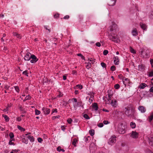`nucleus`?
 Wrapping results in <instances>:
<instances>
[{
  "label": "nucleus",
  "instance_id": "1",
  "mask_svg": "<svg viewBox=\"0 0 153 153\" xmlns=\"http://www.w3.org/2000/svg\"><path fill=\"white\" fill-rule=\"evenodd\" d=\"M123 111L124 114L128 117L133 118L134 117L135 110L132 108L129 107H125L123 109Z\"/></svg>",
  "mask_w": 153,
  "mask_h": 153
},
{
  "label": "nucleus",
  "instance_id": "2",
  "mask_svg": "<svg viewBox=\"0 0 153 153\" xmlns=\"http://www.w3.org/2000/svg\"><path fill=\"white\" fill-rule=\"evenodd\" d=\"M109 38L110 40L115 42H118L119 41L118 36L113 33H111L109 35Z\"/></svg>",
  "mask_w": 153,
  "mask_h": 153
},
{
  "label": "nucleus",
  "instance_id": "3",
  "mask_svg": "<svg viewBox=\"0 0 153 153\" xmlns=\"http://www.w3.org/2000/svg\"><path fill=\"white\" fill-rule=\"evenodd\" d=\"M148 51L147 50L140 49L139 51L140 55L143 58H148Z\"/></svg>",
  "mask_w": 153,
  "mask_h": 153
},
{
  "label": "nucleus",
  "instance_id": "4",
  "mask_svg": "<svg viewBox=\"0 0 153 153\" xmlns=\"http://www.w3.org/2000/svg\"><path fill=\"white\" fill-rule=\"evenodd\" d=\"M116 137L115 135H113L111 136L108 141V144L111 146L114 143L116 142Z\"/></svg>",
  "mask_w": 153,
  "mask_h": 153
},
{
  "label": "nucleus",
  "instance_id": "5",
  "mask_svg": "<svg viewBox=\"0 0 153 153\" xmlns=\"http://www.w3.org/2000/svg\"><path fill=\"white\" fill-rule=\"evenodd\" d=\"M30 62L32 63H35L38 60V59L34 54H31L30 56Z\"/></svg>",
  "mask_w": 153,
  "mask_h": 153
},
{
  "label": "nucleus",
  "instance_id": "6",
  "mask_svg": "<svg viewBox=\"0 0 153 153\" xmlns=\"http://www.w3.org/2000/svg\"><path fill=\"white\" fill-rule=\"evenodd\" d=\"M118 131L119 133L120 134H123L125 132V127L123 124H121L120 126L119 127Z\"/></svg>",
  "mask_w": 153,
  "mask_h": 153
},
{
  "label": "nucleus",
  "instance_id": "7",
  "mask_svg": "<svg viewBox=\"0 0 153 153\" xmlns=\"http://www.w3.org/2000/svg\"><path fill=\"white\" fill-rule=\"evenodd\" d=\"M129 134H130V137L134 138H138L139 135V134L137 132L133 131H132L131 133Z\"/></svg>",
  "mask_w": 153,
  "mask_h": 153
},
{
  "label": "nucleus",
  "instance_id": "8",
  "mask_svg": "<svg viewBox=\"0 0 153 153\" xmlns=\"http://www.w3.org/2000/svg\"><path fill=\"white\" fill-rule=\"evenodd\" d=\"M138 109L142 113H145L146 111V108L142 105H140L138 107Z\"/></svg>",
  "mask_w": 153,
  "mask_h": 153
},
{
  "label": "nucleus",
  "instance_id": "9",
  "mask_svg": "<svg viewBox=\"0 0 153 153\" xmlns=\"http://www.w3.org/2000/svg\"><path fill=\"white\" fill-rule=\"evenodd\" d=\"M42 110L44 113V114L45 115H47L50 112V109L47 108L43 107L42 109Z\"/></svg>",
  "mask_w": 153,
  "mask_h": 153
},
{
  "label": "nucleus",
  "instance_id": "10",
  "mask_svg": "<svg viewBox=\"0 0 153 153\" xmlns=\"http://www.w3.org/2000/svg\"><path fill=\"white\" fill-rule=\"evenodd\" d=\"M31 54L29 52L27 53L24 57V60L26 61H29L30 59V56Z\"/></svg>",
  "mask_w": 153,
  "mask_h": 153
},
{
  "label": "nucleus",
  "instance_id": "11",
  "mask_svg": "<svg viewBox=\"0 0 153 153\" xmlns=\"http://www.w3.org/2000/svg\"><path fill=\"white\" fill-rule=\"evenodd\" d=\"M149 144V145L153 147V135L150 136L148 137Z\"/></svg>",
  "mask_w": 153,
  "mask_h": 153
},
{
  "label": "nucleus",
  "instance_id": "12",
  "mask_svg": "<svg viewBox=\"0 0 153 153\" xmlns=\"http://www.w3.org/2000/svg\"><path fill=\"white\" fill-rule=\"evenodd\" d=\"M30 134V133H29V134H26L25 135L27 136V137L30 140L31 142H33L34 141V138L31 135H28V134Z\"/></svg>",
  "mask_w": 153,
  "mask_h": 153
},
{
  "label": "nucleus",
  "instance_id": "13",
  "mask_svg": "<svg viewBox=\"0 0 153 153\" xmlns=\"http://www.w3.org/2000/svg\"><path fill=\"white\" fill-rule=\"evenodd\" d=\"M114 63L115 65H118L119 63V59L117 56H114Z\"/></svg>",
  "mask_w": 153,
  "mask_h": 153
},
{
  "label": "nucleus",
  "instance_id": "14",
  "mask_svg": "<svg viewBox=\"0 0 153 153\" xmlns=\"http://www.w3.org/2000/svg\"><path fill=\"white\" fill-rule=\"evenodd\" d=\"M117 27V25L115 24H113L112 26L110 27V31H114V30H116Z\"/></svg>",
  "mask_w": 153,
  "mask_h": 153
},
{
  "label": "nucleus",
  "instance_id": "15",
  "mask_svg": "<svg viewBox=\"0 0 153 153\" xmlns=\"http://www.w3.org/2000/svg\"><path fill=\"white\" fill-rule=\"evenodd\" d=\"M116 0H111L108 3V5L113 6H114L116 2Z\"/></svg>",
  "mask_w": 153,
  "mask_h": 153
},
{
  "label": "nucleus",
  "instance_id": "16",
  "mask_svg": "<svg viewBox=\"0 0 153 153\" xmlns=\"http://www.w3.org/2000/svg\"><path fill=\"white\" fill-rule=\"evenodd\" d=\"M19 109L21 112V113L24 114L26 112V111L22 106V105H19Z\"/></svg>",
  "mask_w": 153,
  "mask_h": 153
},
{
  "label": "nucleus",
  "instance_id": "17",
  "mask_svg": "<svg viewBox=\"0 0 153 153\" xmlns=\"http://www.w3.org/2000/svg\"><path fill=\"white\" fill-rule=\"evenodd\" d=\"M131 33L134 36H136L138 34V32L136 28H134L132 30Z\"/></svg>",
  "mask_w": 153,
  "mask_h": 153
},
{
  "label": "nucleus",
  "instance_id": "18",
  "mask_svg": "<svg viewBox=\"0 0 153 153\" xmlns=\"http://www.w3.org/2000/svg\"><path fill=\"white\" fill-rule=\"evenodd\" d=\"M140 26L141 28L143 30H146V25L144 24L143 23H140Z\"/></svg>",
  "mask_w": 153,
  "mask_h": 153
},
{
  "label": "nucleus",
  "instance_id": "19",
  "mask_svg": "<svg viewBox=\"0 0 153 153\" xmlns=\"http://www.w3.org/2000/svg\"><path fill=\"white\" fill-rule=\"evenodd\" d=\"M138 70L140 71H143L145 69V66L142 64L138 66Z\"/></svg>",
  "mask_w": 153,
  "mask_h": 153
},
{
  "label": "nucleus",
  "instance_id": "20",
  "mask_svg": "<svg viewBox=\"0 0 153 153\" xmlns=\"http://www.w3.org/2000/svg\"><path fill=\"white\" fill-rule=\"evenodd\" d=\"M92 107L94 109L95 111H97L98 110V107L97 104L94 102L92 104Z\"/></svg>",
  "mask_w": 153,
  "mask_h": 153
},
{
  "label": "nucleus",
  "instance_id": "21",
  "mask_svg": "<svg viewBox=\"0 0 153 153\" xmlns=\"http://www.w3.org/2000/svg\"><path fill=\"white\" fill-rule=\"evenodd\" d=\"M153 119V113H151L150 114V116H149L148 118V120L149 122L150 123L152 121Z\"/></svg>",
  "mask_w": 153,
  "mask_h": 153
},
{
  "label": "nucleus",
  "instance_id": "22",
  "mask_svg": "<svg viewBox=\"0 0 153 153\" xmlns=\"http://www.w3.org/2000/svg\"><path fill=\"white\" fill-rule=\"evenodd\" d=\"M13 34L14 36H16L19 39H21V36L20 35L17 33L16 32H13Z\"/></svg>",
  "mask_w": 153,
  "mask_h": 153
},
{
  "label": "nucleus",
  "instance_id": "23",
  "mask_svg": "<svg viewBox=\"0 0 153 153\" xmlns=\"http://www.w3.org/2000/svg\"><path fill=\"white\" fill-rule=\"evenodd\" d=\"M117 103V101L115 100H111V102L110 104L111 105L114 107H116V103Z\"/></svg>",
  "mask_w": 153,
  "mask_h": 153
},
{
  "label": "nucleus",
  "instance_id": "24",
  "mask_svg": "<svg viewBox=\"0 0 153 153\" xmlns=\"http://www.w3.org/2000/svg\"><path fill=\"white\" fill-rule=\"evenodd\" d=\"M130 126L132 128H134L136 127V124L133 122H131L130 123Z\"/></svg>",
  "mask_w": 153,
  "mask_h": 153
},
{
  "label": "nucleus",
  "instance_id": "25",
  "mask_svg": "<svg viewBox=\"0 0 153 153\" xmlns=\"http://www.w3.org/2000/svg\"><path fill=\"white\" fill-rule=\"evenodd\" d=\"M147 85L145 83H141L140 85V88L141 89L144 88Z\"/></svg>",
  "mask_w": 153,
  "mask_h": 153
},
{
  "label": "nucleus",
  "instance_id": "26",
  "mask_svg": "<svg viewBox=\"0 0 153 153\" xmlns=\"http://www.w3.org/2000/svg\"><path fill=\"white\" fill-rule=\"evenodd\" d=\"M2 116L3 117L4 119H5V121L6 122H8L9 120V117L6 115L3 114L2 115Z\"/></svg>",
  "mask_w": 153,
  "mask_h": 153
},
{
  "label": "nucleus",
  "instance_id": "27",
  "mask_svg": "<svg viewBox=\"0 0 153 153\" xmlns=\"http://www.w3.org/2000/svg\"><path fill=\"white\" fill-rule=\"evenodd\" d=\"M77 142V140L75 138L72 141V143L73 145L74 146H76V144Z\"/></svg>",
  "mask_w": 153,
  "mask_h": 153
},
{
  "label": "nucleus",
  "instance_id": "28",
  "mask_svg": "<svg viewBox=\"0 0 153 153\" xmlns=\"http://www.w3.org/2000/svg\"><path fill=\"white\" fill-rule=\"evenodd\" d=\"M17 127L18 128L19 130H20L21 131H25V129L24 128L22 127L21 126H19V125L17 126Z\"/></svg>",
  "mask_w": 153,
  "mask_h": 153
},
{
  "label": "nucleus",
  "instance_id": "29",
  "mask_svg": "<svg viewBox=\"0 0 153 153\" xmlns=\"http://www.w3.org/2000/svg\"><path fill=\"white\" fill-rule=\"evenodd\" d=\"M22 141L26 144H27L28 142V139L24 138L22 139Z\"/></svg>",
  "mask_w": 153,
  "mask_h": 153
},
{
  "label": "nucleus",
  "instance_id": "30",
  "mask_svg": "<svg viewBox=\"0 0 153 153\" xmlns=\"http://www.w3.org/2000/svg\"><path fill=\"white\" fill-rule=\"evenodd\" d=\"M85 64H87V65H86V68L88 69H89L91 67V65L90 63L89 62L87 63L86 62L85 63Z\"/></svg>",
  "mask_w": 153,
  "mask_h": 153
},
{
  "label": "nucleus",
  "instance_id": "31",
  "mask_svg": "<svg viewBox=\"0 0 153 153\" xmlns=\"http://www.w3.org/2000/svg\"><path fill=\"white\" fill-rule=\"evenodd\" d=\"M89 133L91 136H93L94 134V131L93 129H91L89 130Z\"/></svg>",
  "mask_w": 153,
  "mask_h": 153
},
{
  "label": "nucleus",
  "instance_id": "32",
  "mask_svg": "<svg viewBox=\"0 0 153 153\" xmlns=\"http://www.w3.org/2000/svg\"><path fill=\"white\" fill-rule=\"evenodd\" d=\"M129 50L130 52L133 53H136V52L131 47H130L129 48Z\"/></svg>",
  "mask_w": 153,
  "mask_h": 153
},
{
  "label": "nucleus",
  "instance_id": "33",
  "mask_svg": "<svg viewBox=\"0 0 153 153\" xmlns=\"http://www.w3.org/2000/svg\"><path fill=\"white\" fill-rule=\"evenodd\" d=\"M83 117L85 118V119L87 120H88L90 119V117L88 116V115H87L86 114H85L83 115Z\"/></svg>",
  "mask_w": 153,
  "mask_h": 153
},
{
  "label": "nucleus",
  "instance_id": "34",
  "mask_svg": "<svg viewBox=\"0 0 153 153\" xmlns=\"http://www.w3.org/2000/svg\"><path fill=\"white\" fill-rule=\"evenodd\" d=\"M9 136L10 139H12L14 137V135L13 132H10L9 134Z\"/></svg>",
  "mask_w": 153,
  "mask_h": 153
},
{
  "label": "nucleus",
  "instance_id": "35",
  "mask_svg": "<svg viewBox=\"0 0 153 153\" xmlns=\"http://www.w3.org/2000/svg\"><path fill=\"white\" fill-rule=\"evenodd\" d=\"M77 55L81 57L82 59L85 60V57L81 53H78Z\"/></svg>",
  "mask_w": 153,
  "mask_h": 153
},
{
  "label": "nucleus",
  "instance_id": "36",
  "mask_svg": "<svg viewBox=\"0 0 153 153\" xmlns=\"http://www.w3.org/2000/svg\"><path fill=\"white\" fill-rule=\"evenodd\" d=\"M149 17L151 19H153V11H151L150 13Z\"/></svg>",
  "mask_w": 153,
  "mask_h": 153
},
{
  "label": "nucleus",
  "instance_id": "37",
  "mask_svg": "<svg viewBox=\"0 0 153 153\" xmlns=\"http://www.w3.org/2000/svg\"><path fill=\"white\" fill-rule=\"evenodd\" d=\"M111 70L112 71H114L116 70V67L114 65H113L111 66L110 68Z\"/></svg>",
  "mask_w": 153,
  "mask_h": 153
},
{
  "label": "nucleus",
  "instance_id": "38",
  "mask_svg": "<svg viewBox=\"0 0 153 153\" xmlns=\"http://www.w3.org/2000/svg\"><path fill=\"white\" fill-rule=\"evenodd\" d=\"M149 77L153 76V69L151 72H149Z\"/></svg>",
  "mask_w": 153,
  "mask_h": 153
},
{
  "label": "nucleus",
  "instance_id": "39",
  "mask_svg": "<svg viewBox=\"0 0 153 153\" xmlns=\"http://www.w3.org/2000/svg\"><path fill=\"white\" fill-rule=\"evenodd\" d=\"M35 114L37 115H38L39 114L41 113L40 111L37 109H36L35 110Z\"/></svg>",
  "mask_w": 153,
  "mask_h": 153
},
{
  "label": "nucleus",
  "instance_id": "40",
  "mask_svg": "<svg viewBox=\"0 0 153 153\" xmlns=\"http://www.w3.org/2000/svg\"><path fill=\"white\" fill-rule=\"evenodd\" d=\"M101 66L103 68H106V64L104 62H102L101 63Z\"/></svg>",
  "mask_w": 153,
  "mask_h": 153
},
{
  "label": "nucleus",
  "instance_id": "41",
  "mask_svg": "<svg viewBox=\"0 0 153 153\" xmlns=\"http://www.w3.org/2000/svg\"><path fill=\"white\" fill-rule=\"evenodd\" d=\"M120 85L118 84H115L114 85V88L116 89H118L120 88Z\"/></svg>",
  "mask_w": 153,
  "mask_h": 153
},
{
  "label": "nucleus",
  "instance_id": "42",
  "mask_svg": "<svg viewBox=\"0 0 153 153\" xmlns=\"http://www.w3.org/2000/svg\"><path fill=\"white\" fill-rule=\"evenodd\" d=\"M76 87L79 88L80 89H82V86L80 85H76Z\"/></svg>",
  "mask_w": 153,
  "mask_h": 153
},
{
  "label": "nucleus",
  "instance_id": "43",
  "mask_svg": "<svg viewBox=\"0 0 153 153\" xmlns=\"http://www.w3.org/2000/svg\"><path fill=\"white\" fill-rule=\"evenodd\" d=\"M110 123V122H109L108 120H104L103 122V123L105 125H107L109 124Z\"/></svg>",
  "mask_w": 153,
  "mask_h": 153
},
{
  "label": "nucleus",
  "instance_id": "44",
  "mask_svg": "<svg viewBox=\"0 0 153 153\" xmlns=\"http://www.w3.org/2000/svg\"><path fill=\"white\" fill-rule=\"evenodd\" d=\"M111 93H112V91L111 90L108 91V96H112V94Z\"/></svg>",
  "mask_w": 153,
  "mask_h": 153
},
{
  "label": "nucleus",
  "instance_id": "45",
  "mask_svg": "<svg viewBox=\"0 0 153 153\" xmlns=\"http://www.w3.org/2000/svg\"><path fill=\"white\" fill-rule=\"evenodd\" d=\"M67 121L68 123L71 124L72 121V120L71 118H69L68 119Z\"/></svg>",
  "mask_w": 153,
  "mask_h": 153
},
{
  "label": "nucleus",
  "instance_id": "46",
  "mask_svg": "<svg viewBox=\"0 0 153 153\" xmlns=\"http://www.w3.org/2000/svg\"><path fill=\"white\" fill-rule=\"evenodd\" d=\"M37 140H38V142L41 143H42V142L43 141L42 139L40 137L38 138L37 139Z\"/></svg>",
  "mask_w": 153,
  "mask_h": 153
},
{
  "label": "nucleus",
  "instance_id": "47",
  "mask_svg": "<svg viewBox=\"0 0 153 153\" xmlns=\"http://www.w3.org/2000/svg\"><path fill=\"white\" fill-rule=\"evenodd\" d=\"M108 50H105L103 51V54L104 55L106 56L108 54Z\"/></svg>",
  "mask_w": 153,
  "mask_h": 153
},
{
  "label": "nucleus",
  "instance_id": "48",
  "mask_svg": "<svg viewBox=\"0 0 153 153\" xmlns=\"http://www.w3.org/2000/svg\"><path fill=\"white\" fill-rule=\"evenodd\" d=\"M14 88L16 90V91L17 92H19V87L18 86H15Z\"/></svg>",
  "mask_w": 153,
  "mask_h": 153
},
{
  "label": "nucleus",
  "instance_id": "49",
  "mask_svg": "<svg viewBox=\"0 0 153 153\" xmlns=\"http://www.w3.org/2000/svg\"><path fill=\"white\" fill-rule=\"evenodd\" d=\"M22 74H23L26 75L27 76H28V74L27 73V70H26V71H23L22 73Z\"/></svg>",
  "mask_w": 153,
  "mask_h": 153
},
{
  "label": "nucleus",
  "instance_id": "50",
  "mask_svg": "<svg viewBox=\"0 0 153 153\" xmlns=\"http://www.w3.org/2000/svg\"><path fill=\"white\" fill-rule=\"evenodd\" d=\"M98 126L99 127H100V128L102 127L103 126V123H99L98 125Z\"/></svg>",
  "mask_w": 153,
  "mask_h": 153
},
{
  "label": "nucleus",
  "instance_id": "51",
  "mask_svg": "<svg viewBox=\"0 0 153 153\" xmlns=\"http://www.w3.org/2000/svg\"><path fill=\"white\" fill-rule=\"evenodd\" d=\"M16 121L18 122H20L22 120L21 117H17L16 119Z\"/></svg>",
  "mask_w": 153,
  "mask_h": 153
},
{
  "label": "nucleus",
  "instance_id": "52",
  "mask_svg": "<svg viewBox=\"0 0 153 153\" xmlns=\"http://www.w3.org/2000/svg\"><path fill=\"white\" fill-rule=\"evenodd\" d=\"M60 117V116L59 115L53 116L52 117V119L54 120L56 118H59Z\"/></svg>",
  "mask_w": 153,
  "mask_h": 153
},
{
  "label": "nucleus",
  "instance_id": "53",
  "mask_svg": "<svg viewBox=\"0 0 153 153\" xmlns=\"http://www.w3.org/2000/svg\"><path fill=\"white\" fill-rule=\"evenodd\" d=\"M57 112V109L55 108V109H53L52 110V112L51 114H52L54 112Z\"/></svg>",
  "mask_w": 153,
  "mask_h": 153
},
{
  "label": "nucleus",
  "instance_id": "54",
  "mask_svg": "<svg viewBox=\"0 0 153 153\" xmlns=\"http://www.w3.org/2000/svg\"><path fill=\"white\" fill-rule=\"evenodd\" d=\"M25 98H26L27 100H30L31 99V97L29 95H28V96L26 97Z\"/></svg>",
  "mask_w": 153,
  "mask_h": 153
},
{
  "label": "nucleus",
  "instance_id": "55",
  "mask_svg": "<svg viewBox=\"0 0 153 153\" xmlns=\"http://www.w3.org/2000/svg\"><path fill=\"white\" fill-rule=\"evenodd\" d=\"M59 15L58 13L54 15V17L55 18H56L59 17Z\"/></svg>",
  "mask_w": 153,
  "mask_h": 153
},
{
  "label": "nucleus",
  "instance_id": "56",
  "mask_svg": "<svg viewBox=\"0 0 153 153\" xmlns=\"http://www.w3.org/2000/svg\"><path fill=\"white\" fill-rule=\"evenodd\" d=\"M48 26H44V28L46 30H48L49 32L50 33L51 31V30L50 29H48Z\"/></svg>",
  "mask_w": 153,
  "mask_h": 153
},
{
  "label": "nucleus",
  "instance_id": "57",
  "mask_svg": "<svg viewBox=\"0 0 153 153\" xmlns=\"http://www.w3.org/2000/svg\"><path fill=\"white\" fill-rule=\"evenodd\" d=\"M9 144L10 145H14L15 144L12 142V141H11V140H10L9 142Z\"/></svg>",
  "mask_w": 153,
  "mask_h": 153
},
{
  "label": "nucleus",
  "instance_id": "58",
  "mask_svg": "<svg viewBox=\"0 0 153 153\" xmlns=\"http://www.w3.org/2000/svg\"><path fill=\"white\" fill-rule=\"evenodd\" d=\"M69 18V16L68 15H66L64 17L63 19H68Z\"/></svg>",
  "mask_w": 153,
  "mask_h": 153
},
{
  "label": "nucleus",
  "instance_id": "59",
  "mask_svg": "<svg viewBox=\"0 0 153 153\" xmlns=\"http://www.w3.org/2000/svg\"><path fill=\"white\" fill-rule=\"evenodd\" d=\"M150 62L152 68H153V59H151L150 60Z\"/></svg>",
  "mask_w": 153,
  "mask_h": 153
},
{
  "label": "nucleus",
  "instance_id": "60",
  "mask_svg": "<svg viewBox=\"0 0 153 153\" xmlns=\"http://www.w3.org/2000/svg\"><path fill=\"white\" fill-rule=\"evenodd\" d=\"M61 149V147L60 146H59L56 148L57 151L58 152H60V149Z\"/></svg>",
  "mask_w": 153,
  "mask_h": 153
},
{
  "label": "nucleus",
  "instance_id": "61",
  "mask_svg": "<svg viewBox=\"0 0 153 153\" xmlns=\"http://www.w3.org/2000/svg\"><path fill=\"white\" fill-rule=\"evenodd\" d=\"M13 152H14V153H17L19 151V150L14 149L13 150Z\"/></svg>",
  "mask_w": 153,
  "mask_h": 153
},
{
  "label": "nucleus",
  "instance_id": "62",
  "mask_svg": "<svg viewBox=\"0 0 153 153\" xmlns=\"http://www.w3.org/2000/svg\"><path fill=\"white\" fill-rule=\"evenodd\" d=\"M96 45L97 46H98V47H100L101 46V44L99 42H97L96 43Z\"/></svg>",
  "mask_w": 153,
  "mask_h": 153
},
{
  "label": "nucleus",
  "instance_id": "63",
  "mask_svg": "<svg viewBox=\"0 0 153 153\" xmlns=\"http://www.w3.org/2000/svg\"><path fill=\"white\" fill-rule=\"evenodd\" d=\"M10 86H9L8 85H6L5 86L4 88L6 89H8L9 88Z\"/></svg>",
  "mask_w": 153,
  "mask_h": 153
},
{
  "label": "nucleus",
  "instance_id": "64",
  "mask_svg": "<svg viewBox=\"0 0 153 153\" xmlns=\"http://www.w3.org/2000/svg\"><path fill=\"white\" fill-rule=\"evenodd\" d=\"M150 92H153V87H152L149 89Z\"/></svg>",
  "mask_w": 153,
  "mask_h": 153
}]
</instances>
